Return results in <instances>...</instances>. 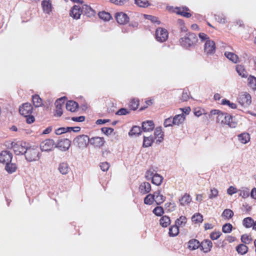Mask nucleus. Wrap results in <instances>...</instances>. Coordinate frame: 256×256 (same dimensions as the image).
Here are the masks:
<instances>
[{
    "label": "nucleus",
    "mask_w": 256,
    "mask_h": 256,
    "mask_svg": "<svg viewBox=\"0 0 256 256\" xmlns=\"http://www.w3.org/2000/svg\"><path fill=\"white\" fill-rule=\"evenodd\" d=\"M198 41V38L196 33H186V36L180 40L181 46L186 49L194 48Z\"/></svg>",
    "instance_id": "f257e3e1"
},
{
    "label": "nucleus",
    "mask_w": 256,
    "mask_h": 256,
    "mask_svg": "<svg viewBox=\"0 0 256 256\" xmlns=\"http://www.w3.org/2000/svg\"><path fill=\"white\" fill-rule=\"evenodd\" d=\"M216 122L221 124H227L232 128H235L238 124L234 117L226 112H224L217 116Z\"/></svg>",
    "instance_id": "f03ea898"
},
{
    "label": "nucleus",
    "mask_w": 256,
    "mask_h": 256,
    "mask_svg": "<svg viewBox=\"0 0 256 256\" xmlns=\"http://www.w3.org/2000/svg\"><path fill=\"white\" fill-rule=\"evenodd\" d=\"M24 152L25 158L29 162L38 160L41 156L38 146H28L24 150Z\"/></svg>",
    "instance_id": "7ed1b4c3"
},
{
    "label": "nucleus",
    "mask_w": 256,
    "mask_h": 256,
    "mask_svg": "<svg viewBox=\"0 0 256 256\" xmlns=\"http://www.w3.org/2000/svg\"><path fill=\"white\" fill-rule=\"evenodd\" d=\"M73 144L80 148H87L90 144V137L86 134L79 135L74 139Z\"/></svg>",
    "instance_id": "20e7f679"
},
{
    "label": "nucleus",
    "mask_w": 256,
    "mask_h": 256,
    "mask_svg": "<svg viewBox=\"0 0 256 256\" xmlns=\"http://www.w3.org/2000/svg\"><path fill=\"white\" fill-rule=\"evenodd\" d=\"M170 10L178 15L182 16L186 18H189L192 16L190 12V9L186 6L171 7L170 8Z\"/></svg>",
    "instance_id": "39448f33"
},
{
    "label": "nucleus",
    "mask_w": 256,
    "mask_h": 256,
    "mask_svg": "<svg viewBox=\"0 0 256 256\" xmlns=\"http://www.w3.org/2000/svg\"><path fill=\"white\" fill-rule=\"evenodd\" d=\"M55 142L52 139H46L40 144V148L42 152L52 151L55 147Z\"/></svg>",
    "instance_id": "423d86ee"
},
{
    "label": "nucleus",
    "mask_w": 256,
    "mask_h": 256,
    "mask_svg": "<svg viewBox=\"0 0 256 256\" xmlns=\"http://www.w3.org/2000/svg\"><path fill=\"white\" fill-rule=\"evenodd\" d=\"M105 143L106 141L103 137L92 136L90 138V145L94 148H100L104 146Z\"/></svg>",
    "instance_id": "0eeeda50"
},
{
    "label": "nucleus",
    "mask_w": 256,
    "mask_h": 256,
    "mask_svg": "<svg viewBox=\"0 0 256 256\" xmlns=\"http://www.w3.org/2000/svg\"><path fill=\"white\" fill-rule=\"evenodd\" d=\"M71 143V141L68 138H62L58 140L55 147L61 151L66 152L69 149Z\"/></svg>",
    "instance_id": "6e6552de"
},
{
    "label": "nucleus",
    "mask_w": 256,
    "mask_h": 256,
    "mask_svg": "<svg viewBox=\"0 0 256 256\" xmlns=\"http://www.w3.org/2000/svg\"><path fill=\"white\" fill-rule=\"evenodd\" d=\"M216 44L214 40H207L204 46V52L207 55H213L216 52Z\"/></svg>",
    "instance_id": "1a4fd4ad"
},
{
    "label": "nucleus",
    "mask_w": 256,
    "mask_h": 256,
    "mask_svg": "<svg viewBox=\"0 0 256 256\" xmlns=\"http://www.w3.org/2000/svg\"><path fill=\"white\" fill-rule=\"evenodd\" d=\"M33 110V107L30 103L26 102L23 104L19 108V112L22 115L28 116V114H32Z\"/></svg>",
    "instance_id": "9d476101"
},
{
    "label": "nucleus",
    "mask_w": 256,
    "mask_h": 256,
    "mask_svg": "<svg viewBox=\"0 0 256 256\" xmlns=\"http://www.w3.org/2000/svg\"><path fill=\"white\" fill-rule=\"evenodd\" d=\"M13 158L12 154L8 150H2L0 153V162L6 164L11 162Z\"/></svg>",
    "instance_id": "9b49d317"
},
{
    "label": "nucleus",
    "mask_w": 256,
    "mask_h": 256,
    "mask_svg": "<svg viewBox=\"0 0 256 256\" xmlns=\"http://www.w3.org/2000/svg\"><path fill=\"white\" fill-rule=\"evenodd\" d=\"M66 97L64 96L56 100L55 102L56 114L55 116H60L62 114V106L64 104Z\"/></svg>",
    "instance_id": "f8f14e48"
},
{
    "label": "nucleus",
    "mask_w": 256,
    "mask_h": 256,
    "mask_svg": "<svg viewBox=\"0 0 256 256\" xmlns=\"http://www.w3.org/2000/svg\"><path fill=\"white\" fill-rule=\"evenodd\" d=\"M238 100L242 106H247L252 102V97L249 94L245 92L244 94L240 95Z\"/></svg>",
    "instance_id": "ddd939ff"
},
{
    "label": "nucleus",
    "mask_w": 256,
    "mask_h": 256,
    "mask_svg": "<svg viewBox=\"0 0 256 256\" xmlns=\"http://www.w3.org/2000/svg\"><path fill=\"white\" fill-rule=\"evenodd\" d=\"M114 18L117 22L120 24H126L129 21V17L123 12H118L115 14Z\"/></svg>",
    "instance_id": "4468645a"
},
{
    "label": "nucleus",
    "mask_w": 256,
    "mask_h": 256,
    "mask_svg": "<svg viewBox=\"0 0 256 256\" xmlns=\"http://www.w3.org/2000/svg\"><path fill=\"white\" fill-rule=\"evenodd\" d=\"M27 148V143L26 142L22 141L18 142V146L14 148V151L16 155H24V150Z\"/></svg>",
    "instance_id": "2eb2a0df"
},
{
    "label": "nucleus",
    "mask_w": 256,
    "mask_h": 256,
    "mask_svg": "<svg viewBox=\"0 0 256 256\" xmlns=\"http://www.w3.org/2000/svg\"><path fill=\"white\" fill-rule=\"evenodd\" d=\"M212 242L208 239L203 240L200 242V249L204 253H208L211 250L212 247Z\"/></svg>",
    "instance_id": "dca6fc26"
},
{
    "label": "nucleus",
    "mask_w": 256,
    "mask_h": 256,
    "mask_svg": "<svg viewBox=\"0 0 256 256\" xmlns=\"http://www.w3.org/2000/svg\"><path fill=\"white\" fill-rule=\"evenodd\" d=\"M82 14V9L79 5L74 6L70 13V16L76 20L79 19Z\"/></svg>",
    "instance_id": "f3484780"
},
{
    "label": "nucleus",
    "mask_w": 256,
    "mask_h": 256,
    "mask_svg": "<svg viewBox=\"0 0 256 256\" xmlns=\"http://www.w3.org/2000/svg\"><path fill=\"white\" fill-rule=\"evenodd\" d=\"M154 124L152 120H146L142 123V129L144 132H150L154 130Z\"/></svg>",
    "instance_id": "a211bd4d"
},
{
    "label": "nucleus",
    "mask_w": 256,
    "mask_h": 256,
    "mask_svg": "<svg viewBox=\"0 0 256 256\" xmlns=\"http://www.w3.org/2000/svg\"><path fill=\"white\" fill-rule=\"evenodd\" d=\"M200 242L196 238H192L187 242V248L190 250H194L200 248Z\"/></svg>",
    "instance_id": "6ab92c4d"
},
{
    "label": "nucleus",
    "mask_w": 256,
    "mask_h": 256,
    "mask_svg": "<svg viewBox=\"0 0 256 256\" xmlns=\"http://www.w3.org/2000/svg\"><path fill=\"white\" fill-rule=\"evenodd\" d=\"M164 134L162 131V128L161 126L157 127L154 132V140L156 138L158 139L156 140V144H159L161 142H162L164 140Z\"/></svg>",
    "instance_id": "aec40b11"
},
{
    "label": "nucleus",
    "mask_w": 256,
    "mask_h": 256,
    "mask_svg": "<svg viewBox=\"0 0 256 256\" xmlns=\"http://www.w3.org/2000/svg\"><path fill=\"white\" fill-rule=\"evenodd\" d=\"M42 6L44 12L50 14L52 12V6L50 0H43L42 2Z\"/></svg>",
    "instance_id": "412c9836"
},
{
    "label": "nucleus",
    "mask_w": 256,
    "mask_h": 256,
    "mask_svg": "<svg viewBox=\"0 0 256 256\" xmlns=\"http://www.w3.org/2000/svg\"><path fill=\"white\" fill-rule=\"evenodd\" d=\"M139 190L142 194H148L151 190V185L148 182H143L139 186Z\"/></svg>",
    "instance_id": "4be33fe9"
},
{
    "label": "nucleus",
    "mask_w": 256,
    "mask_h": 256,
    "mask_svg": "<svg viewBox=\"0 0 256 256\" xmlns=\"http://www.w3.org/2000/svg\"><path fill=\"white\" fill-rule=\"evenodd\" d=\"M78 103L74 100H68L66 104V108L71 112H76L78 108Z\"/></svg>",
    "instance_id": "5701e85b"
},
{
    "label": "nucleus",
    "mask_w": 256,
    "mask_h": 256,
    "mask_svg": "<svg viewBox=\"0 0 256 256\" xmlns=\"http://www.w3.org/2000/svg\"><path fill=\"white\" fill-rule=\"evenodd\" d=\"M142 130V127L137 126H133L130 132H128V135L130 136H139L141 134Z\"/></svg>",
    "instance_id": "b1692460"
},
{
    "label": "nucleus",
    "mask_w": 256,
    "mask_h": 256,
    "mask_svg": "<svg viewBox=\"0 0 256 256\" xmlns=\"http://www.w3.org/2000/svg\"><path fill=\"white\" fill-rule=\"evenodd\" d=\"M82 14L86 15L88 17L93 16L95 14V12L89 6L83 5L82 7Z\"/></svg>",
    "instance_id": "393cba45"
},
{
    "label": "nucleus",
    "mask_w": 256,
    "mask_h": 256,
    "mask_svg": "<svg viewBox=\"0 0 256 256\" xmlns=\"http://www.w3.org/2000/svg\"><path fill=\"white\" fill-rule=\"evenodd\" d=\"M32 102L35 108H38L43 106L42 100L38 94H35L32 96Z\"/></svg>",
    "instance_id": "a878e982"
},
{
    "label": "nucleus",
    "mask_w": 256,
    "mask_h": 256,
    "mask_svg": "<svg viewBox=\"0 0 256 256\" xmlns=\"http://www.w3.org/2000/svg\"><path fill=\"white\" fill-rule=\"evenodd\" d=\"M185 118L186 117L184 114H176L172 118V124L174 125L179 126L184 122Z\"/></svg>",
    "instance_id": "bb28decb"
},
{
    "label": "nucleus",
    "mask_w": 256,
    "mask_h": 256,
    "mask_svg": "<svg viewBox=\"0 0 256 256\" xmlns=\"http://www.w3.org/2000/svg\"><path fill=\"white\" fill-rule=\"evenodd\" d=\"M238 140L244 144H246L250 140V135L248 133L244 132L238 136Z\"/></svg>",
    "instance_id": "cd10ccee"
},
{
    "label": "nucleus",
    "mask_w": 256,
    "mask_h": 256,
    "mask_svg": "<svg viewBox=\"0 0 256 256\" xmlns=\"http://www.w3.org/2000/svg\"><path fill=\"white\" fill-rule=\"evenodd\" d=\"M154 141V138L152 135L149 136H144L142 146L144 148H148L152 146V143Z\"/></svg>",
    "instance_id": "c85d7f7f"
},
{
    "label": "nucleus",
    "mask_w": 256,
    "mask_h": 256,
    "mask_svg": "<svg viewBox=\"0 0 256 256\" xmlns=\"http://www.w3.org/2000/svg\"><path fill=\"white\" fill-rule=\"evenodd\" d=\"M70 168L67 162L60 163L58 166V170L62 174H67L70 170Z\"/></svg>",
    "instance_id": "c756f323"
},
{
    "label": "nucleus",
    "mask_w": 256,
    "mask_h": 256,
    "mask_svg": "<svg viewBox=\"0 0 256 256\" xmlns=\"http://www.w3.org/2000/svg\"><path fill=\"white\" fill-rule=\"evenodd\" d=\"M17 166L15 163H12V162L6 163L5 166L4 170L9 174L14 172L17 170Z\"/></svg>",
    "instance_id": "7c9ffc66"
},
{
    "label": "nucleus",
    "mask_w": 256,
    "mask_h": 256,
    "mask_svg": "<svg viewBox=\"0 0 256 256\" xmlns=\"http://www.w3.org/2000/svg\"><path fill=\"white\" fill-rule=\"evenodd\" d=\"M164 180V178L162 176L158 174H154L152 177V182L157 186H160Z\"/></svg>",
    "instance_id": "2f4dec72"
},
{
    "label": "nucleus",
    "mask_w": 256,
    "mask_h": 256,
    "mask_svg": "<svg viewBox=\"0 0 256 256\" xmlns=\"http://www.w3.org/2000/svg\"><path fill=\"white\" fill-rule=\"evenodd\" d=\"M169 33H155L156 40L160 42H166L168 38Z\"/></svg>",
    "instance_id": "473e14b6"
},
{
    "label": "nucleus",
    "mask_w": 256,
    "mask_h": 256,
    "mask_svg": "<svg viewBox=\"0 0 256 256\" xmlns=\"http://www.w3.org/2000/svg\"><path fill=\"white\" fill-rule=\"evenodd\" d=\"M224 56L227 58L234 64L237 63L239 59L236 54L232 52H224Z\"/></svg>",
    "instance_id": "72a5a7b5"
},
{
    "label": "nucleus",
    "mask_w": 256,
    "mask_h": 256,
    "mask_svg": "<svg viewBox=\"0 0 256 256\" xmlns=\"http://www.w3.org/2000/svg\"><path fill=\"white\" fill-rule=\"evenodd\" d=\"M170 219L168 216H162L160 220V225L163 228H166L170 224Z\"/></svg>",
    "instance_id": "f704fd0d"
},
{
    "label": "nucleus",
    "mask_w": 256,
    "mask_h": 256,
    "mask_svg": "<svg viewBox=\"0 0 256 256\" xmlns=\"http://www.w3.org/2000/svg\"><path fill=\"white\" fill-rule=\"evenodd\" d=\"M180 232L179 227L176 224L170 226L169 228L168 236L170 237L177 236Z\"/></svg>",
    "instance_id": "c9c22d12"
},
{
    "label": "nucleus",
    "mask_w": 256,
    "mask_h": 256,
    "mask_svg": "<svg viewBox=\"0 0 256 256\" xmlns=\"http://www.w3.org/2000/svg\"><path fill=\"white\" fill-rule=\"evenodd\" d=\"M248 247L244 244H240L236 247V250L238 254L242 255L246 254L248 252Z\"/></svg>",
    "instance_id": "e433bc0d"
},
{
    "label": "nucleus",
    "mask_w": 256,
    "mask_h": 256,
    "mask_svg": "<svg viewBox=\"0 0 256 256\" xmlns=\"http://www.w3.org/2000/svg\"><path fill=\"white\" fill-rule=\"evenodd\" d=\"M236 71L238 74L242 76V78H246L248 76V72L244 68V66L242 65H237L236 66Z\"/></svg>",
    "instance_id": "4c0bfd02"
},
{
    "label": "nucleus",
    "mask_w": 256,
    "mask_h": 256,
    "mask_svg": "<svg viewBox=\"0 0 256 256\" xmlns=\"http://www.w3.org/2000/svg\"><path fill=\"white\" fill-rule=\"evenodd\" d=\"M254 220L251 217H247L244 218L242 220V224L246 228L253 227L254 224Z\"/></svg>",
    "instance_id": "58836bf2"
},
{
    "label": "nucleus",
    "mask_w": 256,
    "mask_h": 256,
    "mask_svg": "<svg viewBox=\"0 0 256 256\" xmlns=\"http://www.w3.org/2000/svg\"><path fill=\"white\" fill-rule=\"evenodd\" d=\"M128 106L130 110H136L139 106V100L136 98H132Z\"/></svg>",
    "instance_id": "ea45409f"
},
{
    "label": "nucleus",
    "mask_w": 256,
    "mask_h": 256,
    "mask_svg": "<svg viewBox=\"0 0 256 256\" xmlns=\"http://www.w3.org/2000/svg\"><path fill=\"white\" fill-rule=\"evenodd\" d=\"M179 200L181 206H184L191 202V198L189 194H185L184 196Z\"/></svg>",
    "instance_id": "a19ab883"
},
{
    "label": "nucleus",
    "mask_w": 256,
    "mask_h": 256,
    "mask_svg": "<svg viewBox=\"0 0 256 256\" xmlns=\"http://www.w3.org/2000/svg\"><path fill=\"white\" fill-rule=\"evenodd\" d=\"M134 3L138 6L141 8H147L150 5L148 0H134Z\"/></svg>",
    "instance_id": "79ce46f5"
},
{
    "label": "nucleus",
    "mask_w": 256,
    "mask_h": 256,
    "mask_svg": "<svg viewBox=\"0 0 256 256\" xmlns=\"http://www.w3.org/2000/svg\"><path fill=\"white\" fill-rule=\"evenodd\" d=\"M192 220L195 224L201 223L203 221V216L200 213L195 214L192 216Z\"/></svg>",
    "instance_id": "37998d69"
},
{
    "label": "nucleus",
    "mask_w": 256,
    "mask_h": 256,
    "mask_svg": "<svg viewBox=\"0 0 256 256\" xmlns=\"http://www.w3.org/2000/svg\"><path fill=\"white\" fill-rule=\"evenodd\" d=\"M155 201V199L154 197V195L152 194H148L144 198V204L147 205H151L153 204L154 202Z\"/></svg>",
    "instance_id": "c03bdc74"
},
{
    "label": "nucleus",
    "mask_w": 256,
    "mask_h": 256,
    "mask_svg": "<svg viewBox=\"0 0 256 256\" xmlns=\"http://www.w3.org/2000/svg\"><path fill=\"white\" fill-rule=\"evenodd\" d=\"M248 86L254 90H256V77L250 76L248 79Z\"/></svg>",
    "instance_id": "a18cd8bd"
},
{
    "label": "nucleus",
    "mask_w": 256,
    "mask_h": 256,
    "mask_svg": "<svg viewBox=\"0 0 256 256\" xmlns=\"http://www.w3.org/2000/svg\"><path fill=\"white\" fill-rule=\"evenodd\" d=\"M187 219L185 216H181L178 218L175 221V224L178 226H184L186 223Z\"/></svg>",
    "instance_id": "49530a36"
},
{
    "label": "nucleus",
    "mask_w": 256,
    "mask_h": 256,
    "mask_svg": "<svg viewBox=\"0 0 256 256\" xmlns=\"http://www.w3.org/2000/svg\"><path fill=\"white\" fill-rule=\"evenodd\" d=\"M152 212L158 216H162L164 212L162 206H157L153 210Z\"/></svg>",
    "instance_id": "de8ad7c7"
},
{
    "label": "nucleus",
    "mask_w": 256,
    "mask_h": 256,
    "mask_svg": "<svg viewBox=\"0 0 256 256\" xmlns=\"http://www.w3.org/2000/svg\"><path fill=\"white\" fill-rule=\"evenodd\" d=\"M220 104L222 105H227L232 109L236 108V104L230 102V100L226 98L222 99Z\"/></svg>",
    "instance_id": "09e8293b"
},
{
    "label": "nucleus",
    "mask_w": 256,
    "mask_h": 256,
    "mask_svg": "<svg viewBox=\"0 0 256 256\" xmlns=\"http://www.w3.org/2000/svg\"><path fill=\"white\" fill-rule=\"evenodd\" d=\"M232 226L230 223H226L222 226V232L224 233H230L232 230Z\"/></svg>",
    "instance_id": "8fccbe9b"
},
{
    "label": "nucleus",
    "mask_w": 256,
    "mask_h": 256,
    "mask_svg": "<svg viewBox=\"0 0 256 256\" xmlns=\"http://www.w3.org/2000/svg\"><path fill=\"white\" fill-rule=\"evenodd\" d=\"M234 216V212L230 209H225L222 213V216L227 219L231 218Z\"/></svg>",
    "instance_id": "3c124183"
},
{
    "label": "nucleus",
    "mask_w": 256,
    "mask_h": 256,
    "mask_svg": "<svg viewBox=\"0 0 256 256\" xmlns=\"http://www.w3.org/2000/svg\"><path fill=\"white\" fill-rule=\"evenodd\" d=\"M241 240L244 244H249L252 242V238L250 236L247 234H244L241 236Z\"/></svg>",
    "instance_id": "603ef678"
},
{
    "label": "nucleus",
    "mask_w": 256,
    "mask_h": 256,
    "mask_svg": "<svg viewBox=\"0 0 256 256\" xmlns=\"http://www.w3.org/2000/svg\"><path fill=\"white\" fill-rule=\"evenodd\" d=\"M98 16L100 18L104 20L105 21L108 20L111 18L110 14L107 12H101L98 14Z\"/></svg>",
    "instance_id": "864d4df0"
},
{
    "label": "nucleus",
    "mask_w": 256,
    "mask_h": 256,
    "mask_svg": "<svg viewBox=\"0 0 256 256\" xmlns=\"http://www.w3.org/2000/svg\"><path fill=\"white\" fill-rule=\"evenodd\" d=\"M130 112V111L129 110H128V109H126V108H120L116 112V114L118 115V116H124V115L128 114Z\"/></svg>",
    "instance_id": "5fc2aeb1"
},
{
    "label": "nucleus",
    "mask_w": 256,
    "mask_h": 256,
    "mask_svg": "<svg viewBox=\"0 0 256 256\" xmlns=\"http://www.w3.org/2000/svg\"><path fill=\"white\" fill-rule=\"evenodd\" d=\"M218 192L217 189L213 188L210 190V192L208 195V198L210 199H212L218 196Z\"/></svg>",
    "instance_id": "6e6d98bb"
},
{
    "label": "nucleus",
    "mask_w": 256,
    "mask_h": 256,
    "mask_svg": "<svg viewBox=\"0 0 256 256\" xmlns=\"http://www.w3.org/2000/svg\"><path fill=\"white\" fill-rule=\"evenodd\" d=\"M102 132L106 136L110 134L113 132L114 130L112 128L104 127L101 128Z\"/></svg>",
    "instance_id": "4d7b16f0"
},
{
    "label": "nucleus",
    "mask_w": 256,
    "mask_h": 256,
    "mask_svg": "<svg viewBox=\"0 0 256 256\" xmlns=\"http://www.w3.org/2000/svg\"><path fill=\"white\" fill-rule=\"evenodd\" d=\"M222 234V232L220 231L217 232H214L210 234V238L212 240H218Z\"/></svg>",
    "instance_id": "13d9d810"
},
{
    "label": "nucleus",
    "mask_w": 256,
    "mask_h": 256,
    "mask_svg": "<svg viewBox=\"0 0 256 256\" xmlns=\"http://www.w3.org/2000/svg\"><path fill=\"white\" fill-rule=\"evenodd\" d=\"M172 123V116H170L168 118H166L164 120V127L172 126L174 125V124H173Z\"/></svg>",
    "instance_id": "bf43d9fd"
},
{
    "label": "nucleus",
    "mask_w": 256,
    "mask_h": 256,
    "mask_svg": "<svg viewBox=\"0 0 256 256\" xmlns=\"http://www.w3.org/2000/svg\"><path fill=\"white\" fill-rule=\"evenodd\" d=\"M166 198V196L160 194L159 197L156 199L155 202L157 205H160L165 201Z\"/></svg>",
    "instance_id": "052dcab7"
},
{
    "label": "nucleus",
    "mask_w": 256,
    "mask_h": 256,
    "mask_svg": "<svg viewBox=\"0 0 256 256\" xmlns=\"http://www.w3.org/2000/svg\"><path fill=\"white\" fill-rule=\"evenodd\" d=\"M26 118V122L28 124H31L35 121V118L32 114H28V116H24Z\"/></svg>",
    "instance_id": "680f3d73"
},
{
    "label": "nucleus",
    "mask_w": 256,
    "mask_h": 256,
    "mask_svg": "<svg viewBox=\"0 0 256 256\" xmlns=\"http://www.w3.org/2000/svg\"><path fill=\"white\" fill-rule=\"evenodd\" d=\"M128 2V0H112V2L116 5L122 6Z\"/></svg>",
    "instance_id": "e2e57ef3"
},
{
    "label": "nucleus",
    "mask_w": 256,
    "mask_h": 256,
    "mask_svg": "<svg viewBox=\"0 0 256 256\" xmlns=\"http://www.w3.org/2000/svg\"><path fill=\"white\" fill-rule=\"evenodd\" d=\"M85 119V116H83L71 118V120L76 122H82L84 121Z\"/></svg>",
    "instance_id": "0e129e2a"
},
{
    "label": "nucleus",
    "mask_w": 256,
    "mask_h": 256,
    "mask_svg": "<svg viewBox=\"0 0 256 256\" xmlns=\"http://www.w3.org/2000/svg\"><path fill=\"white\" fill-rule=\"evenodd\" d=\"M240 196H242L243 198L248 197L250 196L249 189L246 188L244 190H240Z\"/></svg>",
    "instance_id": "69168bd1"
},
{
    "label": "nucleus",
    "mask_w": 256,
    "mask_h": 256,
    "mask_svg": "<svg viewBox=\"0 0 256 256\" xmlns=\"http://www.w3.org/2000/svg\"><path fill=\"white\" fill-rule=\"evenodd\" d=\"M100 169L104 171V172H106L108 170L109 167H110V164L108 162H102L100 164Z\"/></svg>",
    "instance_id": "338daca9"
},
{
    "label": "nucleus",
    "mask_w": 256,
    "mask_h": 256,
    "mask_svg": "<svg viewBox=\"0 0 256 256\" xmlns=\"http://www.w3.org/2000/svg\"><path fill=\"white\" fill-rule=\"evenodd\" d=\"M236 188L232 186H230L227 190V193L230 196L234 194H236Z\"/></svg>",
    "instance_id": "774afa93"
}]
</instances>
